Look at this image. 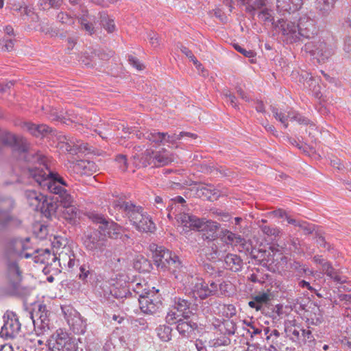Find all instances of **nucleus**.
<instances>
[{
	"label": "nucleus",
	"instance_id": "1",
	"mask_svg": "<svg viewBox=\"0 0 351 351\" xmlns=\"http://www.w3.org/2000/svg\"><path fill=\"white\" fill-rule=\"evenodd\" d=\"M38 166L28 165L23 170L24 176L32 178L43 189H47L51 193L59 195V202L66 197L71 196L64 186L67 184L58 173L50 171L45 165V160L42 156V160L36 161Z\"/></svg>",
	"mask_w": 351,
	"mask_h": 351
},
{
	"label": "nucleus",
	"instance_id": "2",
	"mask_svg": "<svg viewBox=\"0 0 351 351\" xmlns=\"http://www.w3.org/2000/svg\"><path fill=\"white\" fill-rule=\"evenodd\" d=\"M24 243L21 239L12 241L6 247L4 258L7 266V280L9 286L16 291L21 287L22 281V271L19 265L18 260L25 257L28 258L30 254L24 253Z\"/></svg>",
	"mask_w": 351,
	"mask_h": 351
},
{
	"label": "nucleus",
	"instance_id": "3",
	"mask_svg": "<svg viewBox=\"0 0 351 351\" xmlns=\"http://www.w3.org/2000/svg\"><path fill=\"white\" fill-rule=\"evenodd\" d=\"M116 209L121 210L129 219L131 224L139 232H153L156 230L155 223L143 208L132 202L116 200L113 202Z\"/></svg>",
	"mask_w": 351,
	"mask_h": 351
},
{
	"label": "nucleus",
	"instance_id": "4",
	"mask_svg": "<svg viewBox=\"0 0 351 351\" xmlns=\"http://www.w3.org/2000/svg\"><path fill=\"white\" fill-rule=\"evenodd\" d=\"M176 219L178 223L183 227V230L202 232L204 240L213 241L218 237L217 232L220 228V224L216 221L184 213L177 215Z\"/></svg>",
	"mask_w": 351,
	"mask_h": 351
},
{
	"label": "nucleus",
	"instance_id": "5",
	"mask_svg": "<svg viewBox=\"0 0 351 351\" xmlns=\"http://www.w3.org/2000/svg\"><path fill=\"white\" fill-rule=\"evenodd\" d=\"M0 141L3 145L13 147V154L19 160L34 163L42 160V155L29 149L27 140L6 131L0 130Z\"/></svg>",
	"mask_w": 351,
	"mask_h": 351
},
{
	"label": "nucleus",
	"instance_id": "6",
	"mask_svg": "<svg viewBox=\"0 0 351 351\" xmlns=\"http://www.w3.org/2000/svg\"><path fill=\"white\" fill-rule=\"evenodd\" d=\"M134 149L135 154L132 158L137 167H146L149 165L154 167H162L170 164L174 160L173 154L165 148L157 152L147 149L141 156L138 154L142 150L141 146H136Z\"/></svg>",
	"mask_w": 351,
	"mask_h": 351
},
{
	"label": "nucleus",
	"instance_id": "7",
	"mask_svg": "<svg viewBox=\"0 0 351 351\" xmlns=\"http://www.w3.org/2000/svg\"><path fill=\"white\" fill-rule=\"evenodd\" d=\"M154 250L153 258L155 265L161 269H168L176 278L183 281L182 274L185 267L182 265L178 257L162 246H156Z\"/></svg>",
	"mask_w": 351,
	"mask_h": 351
},
{
	"label": "nucleus",
	"instance_id": "8",
	"mask_svg": "<svg viewBox=\"0 0 351 351\" xmlns=\"http://www.w3.org/2000/svg\"><path fill=\"white\" fill-rule=\"evenodd\" d=\"M304 50L319 63L325 62L335 54L332 45L321 40L308 42L305 44Z\"/></svg>",
	"mask_w": 351,
	"mask_h": 351
},
{
	"label": "nucleus",
	"instance_id": "9",
	"mask_svg": "<svg viewBox=\"0 0 351 351\" xmlns=\"http://www.w3.org/2000/svg\"><path fill=\"white\" fill-rule=\"evenodd\" d=\"M86 216L93 223L99 224V229L110 238L117 239L121 233V227L115 222L95 212H88Z\"/></svg>",
	"mask_w": 351,
	"mask_h": 351
},
{
	"label": "nucleus",
	"instance_id": "10",
	"mask_svg": "<svg viewBox=\"0 0 351 351\" xmlns=\"http://www.w3.org/2000/svg\"><path fill=\"white\" fill-rule=\"evenodd\" d=\"M101 231L90 228L84 232L83 243L86 250L95 253L102 252L105 250L108 241Z\"/></svg>",
	"mask_w": 351,
	"mask_h": 351
},
{
	"label": "nucleus",
	"instance_id": "11",
	"mask_svg": "<svg viewBox=\"0 0 351 351\" xmlns=\"http://www.w3.org/2000/svg\"><path fill=\"white\" fill-rule=\"evenodd\" d=\"M14 207V202L11 198H7L0 202V231L21 225V221L10 214Z\"/></svg>",
	"mask_w": 351,
	"mask_h": 351
},
{
	"label": "nucleus",
	"instance_id": "12",
	"mask_svg": "<svg viewBox=\"0 0 351 351\" xmlns=\"http://www.w3.org/2000/svg\"><path fill=\"white\" fill-rule=\"evenodd\" d=\"M61 309L73 332L75 334H84L86 330V322L80 314L71 306H62Z\"/></svg>",
	"mask_w": 351,
	"mask_h": 351
},
{
	"label": "nucleus",
	"instance_id": "13",
	"mask_svg": "<svg viewBox=\"0 0 351 351\" xmlns=\"http://www.w3.org/2000/svg\"><path fill=\"white\" fill-rule=\"evenodd\" d=\"M274 28L280 30L287 43H295L301 37L299 27L293 22L280 19L275 24Z\"/></svg>",
	"mask_w": 351,
	"mask_h": 351
},
{
	"label": "nucleus",
	"instance_id": "14",
	"mask_svg": "<svg viewBox=\"0 0 351 351\" xmlns=\"http://www.w3.org/2000/svg\"><path fill=\"white\" fill-rule=\"evenodd\" d=\"M141 310L147 314H155L162 308V302L154 291L138 301Z\"/></svg>",
	"mask_w": 351,
	"mask_h": 351
},
{
	"label": "nucleus",
	"instance_id": "15",
	"mask_svg": "<svg viewBox=\"0 0 351 351\" xmlns=\"http://www.w3.org/2000/svg\"><path fill=\"white\" fill-rule=\"evenodd\" d=\"M63 210H62V217L71 224H75L77 218L80 217V211L74 204V199L72 196H66L60 200Z\"/></svg>",
	"mask_w": 351,
	"mask_h": 351
},
{
	"label": "nucleus",
	"instance_id": "16",
	"mask_svg": "<svg viewBox=\"0 0 351 351\" xmlns=\"http://www.w3.org/2000/svg\"><path fill=\"white\" fill-rule=\"evenodd\" d=\"M298 27L301 37L305 38H313L317 33L315 21L307 14H304L300 17Z\"/></svg>",
	"mask_w": 351,
	"mask_h": 351
},
{
	"label": "nucleus",
	"instance_id": "17",
	"mask_svg": "<svg viewBox=\"0 0 351 351\" xmlns=\"http://www.w3.org/2000/svg\"><path fill=\"white\" fill-rule=\"evenodd\" d=\"M271 110L275 119L283 124L284 127L286 128L288 127V119L291 121H295L300 124H308L309 122L307 119L295 112H289L286 115L284 113L279 112L276 108L272 106L271 107Z\"/></svg>",
	"mask_w": 351,
	"mask_h": 351
},
{
	"label": "nucleus",
	"instance_id": "18",
	"mask_svg": "<svg viewBox=\"0 0 351 351\" xmlns=\"http://www.w3.org/2000/svg\"><path fill=\"white\" fill-rule=\"evenodd\" d=\"M21 324L16 314L12 313L8 315V319L1 328V333L6 337L14 338L21 330Z\"/></svg>",
	"mask_w": 351,
	"mask_h": 351
},
{
	"label": "nucleus",
	"instance_id": "19",
	"mask_svg": "<svg viewBox=\"0 0 351 351\" xmlns=\"http://www.w3.org/2000/svg\"><path fill=\"white\" fill-rule=\"evenodd\" d=\"M191 282L190 285L191 293L193 298L204 300L210 296L208 291V285L202 278H195L191 276Z\"/></svg>",
	"mask_w": 351,
	"mask_h": 351
},
{
	"label": "nucleus",
	"instance_id": "20",
	"mask_svg": "<svg viewBox=\"0 0 351 351\" xmlns=\"http://www.w3.org/2000/svg\"><path fill=\"white\" fill-rule=\"evenodd\" d=\"M69 339L66 332L58 330L48 340V351H62Z\"/></svg>",
	"mask_w": 351,
	"mask_h": 351
},
{
	"label": "nucleus",
	"instance_id": "21",
	"mask_svg": "<svg viewBox=\"0 0 351 351\" xmlns=\"http://www.w3.org/2000/svg\"><path fill=\"white\" fill-rule=\"evenodd\" d=\"M49 311L45 306L40 305L38 310L31 313V319L34 327H40L43 329L49 328Z\"/></svg>",
	"mask_w": 351,
	"mask_h": 351
},
{
	"label": "nucleus",
	"instance_id": "22",
	"mask_svg": "<svg viewBox=\"0 0 351 351\" xmlns=\"http://www.w3.org/2000/svg\"><path fill=\"white\" fill-rule=\"evenodd\" d=\"M71 171L77 175L90 174L96 169L93 162L85 160H77L70 165Z\"/></svg>",
	"mask_w": 351,
	"mask_h": 351
},
{
	"label": "nucleus",
	"instance_id": "23",
	"mask_svg": "<svg viewBox=\"0 0 351 351\" xmlns=\"http://www.w3.org/2000/svg\"><path fill=\"white\" fill-rule=\"evenodd\" d=\"M104 351H130L124 337L112 335L104 346Z\"/></svg>",
	"mask_w": 351,
	"mask_h": 351
},
{
	"label": "nucleus",
	"instance_id": "24",
	"mask_svg": "<svg viewBox=\"0 0 351 351\" xmlns=\"http://www.w3.org/2000/svg\"><path fill=\"white\" fill-rule=\"evenodd\" d=\"M219 237L227 245H245V239L241 235L228 229H221Z\"/></svg>",
	"mask_w": 351,
	"mask_h": 351
},
{
	"label": "nucleus",
	"instance_id": "25",
	"mask_svg": "<svg viewBox=\"0 0 351 351\" xmlns=\"http://www.w3.org/2000/svg\"><path fill=\"white\" fill-rule=\"evenodd\" d=\"M172 306L182 315L184 319H187L193 314L192 304L187 300L180 297H176Z\"/></svg>",
	"mask_w": 351,
	"mask_h": 351
},
{
	"label": "nucleus",
	"instance_id": "26",
	"mask_svg": "<svg viewBox=\"0 0 351 351\" xmlns=\"http://www.w3.org/2000/svg\"><path fill=\"white\" fill-rule=\"evenodd\" d=\"M305 0H276V7L280 12L285 11L289 13L299 10Z\"/></svg>",
	"mask_w": 351,
	"mask_h": 351
},
{
	"label": "nucleus",
	"instance_id": "27",
	"mask_svg": "<svg viewBox=\"0 0 351 351\" xmlns=\"http://www.w3.org/2000/svg\"><path fill=\"white\" fill-rule=\"evenodd\" d=\"M58 256L55 253H51L47 249L40 250L36 252V254L34 256V262L46 265L47 266L52 265L57 261Z\"/></svg>",
	"mask_w": 351,
	"mask_h": 351
},
{
	"label": "nucleus",
	"instance_id": "28",
	"mask_svg": "<svg viewBox=\"0 0 351 351\" xmlns=\"http://www.w3.org/2000/svg\"><path fill=\"white\" fill-rule=\"evenodd\" d=\"M79 23L82 26V29H84L89 34H93L95 32V19L93 16L86 13H78L76 14Z\"/></svg>",
	"mask_w": 351,
	"mask_h": 351
},
{
	"label": "nucleus",
	"instance_id": "29",
	"mask_svg": "<svg viewBox=\"0 0 351 351\" xmlns=\"http://www.w3.org/2000/svg\"><path fill=\"white\" fill-rule=\"evenodd\" d=\"M25 196L29 205L35 210H38L45 197L40 192L34 190L25 191Z\"/></svg>",
	"mask_w": 351,
	"mask_h": 351
},
{
	"label": "nucleus",
	"instance_id": "30",
	"mask_svg": "<svg viewBox=\"0 0 351 351\" xmlns=\"http://www.w3.org/2000/svg\"><path fill=\"white\" fill-rule=\"evenodd\" d=\"M58 254L57 261H58V264L60 267L63 265L64 267L67 266L69 268H72L74 266L75 256L69 247L64 246Z\"/></svg>",
	"mask_w": 351,
	"mask_h": 351
},
{
	"label": "nucleus",
	"instance_id": "31",
	"mask_svg": "<svg viewBox=\"0 0 351 351\" xmlns=\"http://www.w3.org/2000/svg\"><path fill=\"white\" fill-rule=\"evenodd\" d=\"M23 128H25L31 134L36 137H42L51 132L49 127L47 125H36L32 123H25Z\"/></svg>",
	"mask_w": 351,
	"mask_h": 351
},
{
	"label": "nucleus",
	"instance_id": "32",
	"mask_svg": "<svg viewBox=\"0 0 351 351\" xmlns=\"http://www.w3.org/2000/svg\"><path fill=\"white\" fill-rule=\"evenodd\" d=\"M322 270L324 274L337 283L342 284L346 282V278L341 276L339 271L335 269L330 262L325 263Z\"/></svg>",
	"mask_w": 351,
	"mask_h": 351
},
{
	"label": "nucleus",
	"instance_id": "33",
	"mask_svg": "<svg viewBox=\"0 0 351 351\" xmlns=\"http://www.w3.org/2000/svg\"><path fill=\"white\" fill-rule=\"evenodd\" d=\"M128 288L129 291L132 289L136 295H138V300L141 299L143 297H145L148 295H150L154 290H151L147 285V284L145 282H132L131 283ZM129 293L130 292L129 291Z\"/></svg>",
	"mask_w": 351,
	"mask_h": 351
},
{
	"label": "nucleus",
	"instance_id": "34",
	"mask_svg": "<svg viewBox=\"0 0 351 351\" xmlns=\"http://www.w3.org/2000/svg\"><path fill=\"white\" fill-rule=\"evenodd\" d=\"M226 268L232 271H238L241 269L243 261L237 254H228L224 259Z\"/></svg>",
	"mask_w": 351,
	"mask_h": 351
},
{
	"label": "nucleus",
	"instance_id": "35",
	"mask_svg": "<svg viewBox=\"0 0 351 351\" xmlns=\"http://www.w3.org/2000/svg\"><path fill=\"white\" fill-rule=\"evenodd\" d=\"M57 208V203L45 196L37 211H40L45 217H49L56 213Z\"/></svg>",
	"mask_w": 351,
	"mask_h": 351
},
{
	"label": "nucleus",
	"instance_id": "36",
	"mask_svg": "<svg viewBox=\"0 0 351 351\" xmlns=\"http://www.w3.org/2000/svg\"><path fill=\"white\" fill-rule=\"evenodd\" d=\"M197 328L196 323L182 319L178 322L177 330L183 337H189Z\"/></svg>",
	"mask_w": 351,
	"mask_h": 351
},
{
	"label": "nucleus",
	"instance_id": "37",
	"mask_svg": "<svg viewBox=\"0 0 351 351\" xmlns=\"http://www.w3.org/2000/svg\"><path fill=\"white\" fill-rule=\"evenodd\" d=\"M274 14V10L271 8L266 7L258 12V18L265 23L272 24L274 27H275V24H276L277 22H275Z\"/></svg>",
	"mask_w": 351,
	"mask_h": 351
},
{
	"label": "nucleus",
	"instance_id": "38",
	"mask_svg": "<svg viewBox=\"0 0 351 351\" xmlns=\"http://www.w3.org/2000/svg\"><path fill=\"white\" fill-rule=\"evenodd\" d=\"M166 135L167 133L159 132H156V130H147L145 132V134H143V136L145 139L156 144L162 143L166 138Z\"/></svg>",
	"mask_w": 351,
	"mask_h": 351
},
{
	"label": "nucleus",
	"instance_id": "39",
	"mask_svg": "<svg viewBox=\"0 0 351 351\" xmlns=\"http://www.w3.org/2000/svg\"><path fill=\"white\" fill-rule=\"evenodd\" d=\"M197 195L200 197L211 199L212 195L217 193V189L212 185H202L197 189Z\"/></svg>",
	"mask_w": 351,
	"mask_h": 351
},
{
	"label": "nucleus",
	"instance_id": "40",
	"mask_svg": "<svg viewBox=\"0 0 351 351\" xmlns=\"http://www.w3.org/2000/svg\"><path fill=\"white\" fill-rule=\"evenodd\" d=\"M336 0H317V8L323 14H328L331 11L334 6Z\"/></svg>",
	"mask_w": 351,
	"mask_h": 351
},
{
	"label": "nucleus",
	"instance_id": "41",
	"mask_svg": "<svg viewBox=\"0 0 351 351\" xmlns=\"http://www.w3.org/2000/svg\"><path fill=\"white\" fill-rule=\"evenodd\" d=\"M71 143H73V154L77 153H86L90 151V147L88 146V143H84L80 140L72 138Z\"/></svg>",
	"mask_w": 351,
	"mask_h": 351
},
{
	"label": "nucleus",
	"instance_id": "42",
	"mask_svg": "<svg viewBox=\"0 0 351 351\" xmlns=\"http://www.w3.org/2000/svg\"><path fill=\"white\" fill-rule=\"evenodd\" d=\"M184 136H189V137L193 138L194 139L197 138V134H195L186 132H181L178 134H173L172 135H170L168 133H167L166 138L164 140V141H165L167 143H171V144H174Z\"/></svg>",
	"mask_w": 351,
	"mask_h": 351
},
{
	"label": "nucleus",
	"instance_id": "43",
	"mask_svg": "<svg viewBox=\"0 0 351 351\" xmlns=\"http://www.w3.org/2000/svg\"><path fill=\"white\" fill-rule=\"evenodd\" d=\"M183 318L182 314H180L172 305L169 308V311L166 315V321L169 324L178 323Z\"/></svg>",
	"mask_w": 351,
	"mask_h": 351
},
{
	"label": "nucleus",
	"instance_id": "44",
	"mask_svg": "<svg viewBox=\"0 0 351 351\" xmlns=\"http://www.w3.org/2000/svg\"><path fill=\"white\" fill-rule=\"evenodd\" d=\"M171 328L165 325L160 326L156 328L158 337L165 342L169 341L171 339Z\"/></svg>",
	"mask_w": 351,
	"mask_h": 351
},
{
	"label": "nucleus",
	"instance_id": "45",
	"mask_svg": "<svg viewBox=\"0 0 351 351\" xmlns=\"http://www.w3.org/2000/svg\"><path fill=\"white\" fill-rule=\"evenodd\" d=\"M110 293L114 298L121 299L126 298L129 293V289L126 286H121L120 287L113 286L110 289Z\"/></svg>",
	"mask_w": 351,
	"mask_h": 351
},
{
	"label": "nucleus",
	"instance_id": "46",
	"mask_svg": "<svg viewBox=\"0 0 351 351\" xmlns=\"http://www.w3.org/2000/svg\"><path fill=\"white\" fill-rule=\"evenodd\" d=\"M66 114L68 115L67 119L65 117H64L62 113L59 114V113L56 109L52 108L50 110L49 118L50 119H51L52 121H60L64 123H66V119L69 120L71 121H75V120L73 119L74 117L73 114H69L68 112H66Z\"/></svg>",
	"mask_w": 351,
	"mask_h": 351
},
{
	"label": "nucleus",
	"instance_id": "47",
	"mask_svg": "<svg viewBox=\"0 0 351 351\" xmlns=\"http://www.w3.org/2000/svg\"><path fill=\"white\" fill-rule=\"evenodd\" d=\"M59 141L58 147L60 149L73 154V146L71 143L72 138H68L66 136H60Z\"/></svg>",
	"mask_w": 351,
	"mask_h": 351
},
{
	"label": "nucleus",
	"instance_id": "48",
	"mask_svg": "<svg viewBox=\"0 0 351 351\" xmlns=\"http://www.w3.org/2000/svg\"><path fill=\"white\" fill-rule=\"evenodd\" d=\"M101 23L104 28L109 33L115 30V25L113 19H110L106 14L101 15Z\"/></svg>",
	"mask_w": 351,
	"mask_h": 351
},
{
	"label": "nucleus",
	"instance_id": "49",
	"mask_svg": "<svg viewBox=\"0 0 351 351\" xmlns=\"http://www.w3.org/2000/svg\"><path fill=\"white\" fill-rule=\"evenodd\" d=\"M93 276L94 272L93 270L89 269L88 266L84 265L80 267L79 278L82 280L84 282H88L92 279Z\"/></svg>",
	"mask_w": 351,
	"mask_h": 351
},
{
	"label": "nucleus",
	"instance_id": "50",
	"mask_svg": "<svg viewBox=\"0 0 351 351\" xmlns=\"http://www.w3.org/2000/svg\"><path fill=\"white\" fill-rule=\"evenodd\" d=\"M259 228H261L263 234L267 236L278 237L281 233L280 230L276 226H270L267 225L259 224Z\"/></svg>",
	"mask_w": 351,
	"mask_h": 351
},
{
	"label": "nucleus",
	"instance_id": "51",
	"mask_svg": "<svg viewBox=\"0 0 351 351\" xmlns=\"http://www.w3.org/2000/svg\"><path fill=\"white\" fill-rule=\"evenodd\" d=\"M57 20L62 24L71 25L74 23V19L66 12H60L57 16Z\"/></svg>",
	"mask_w": 351,
	"mask_h": 351
},
{
	"label": "nucleus",
	"instance_id": "52",
	"mask_svg": "<svg viewBox=\"0 0 351 351\" xmlns=\"http://www.w3.org/2000/svg\"><path fill=\"white\" fill-rule=\"evenodd\" d=\"M298 227L304 231L305 234H311L315 230V225L306 221H301L298 223Z\"/></svg>",
	"mask_w": 351,
	"mask_h": 351
},
{
	"label": "nucleus",
	"instance_id": "53",
	"mask_svg": "<svg viewBox=\"0 0 351 351\" xmlns=\"http://www.w3.org/2000/svg\"><path fill=\"white\" fill-rule=\"evenodd\" d=\"M270 294L265 292L259 293L254 297V299L256 300V302L260 305L261 308H262L264 304H267L270 300Z\"/></svg>",
	"mask_w": 351,
	"mask_h": 351
},
{
	"label": "nucleus",
	"instance_id": "54",
	"mask_svg": "<svg viewBox=\"0 0 351 351\" xmlns=\"http://www.w3.org/2000/svg\"><path fill=\"white\" fill-rule=\"evenodd\" d=\"M302 328L299 326H291L287 328V332L293 339H300L302 335Z\"/></svg>",
	"mask_w": 351,
	"mask_h": 351
},
{
	"label": "nucleus",
	"instance_id": "55",
	"mask_svg": "<svg viewBox=\"0 0 351 351\" xmlns=\"http://www.w3.org/2000/svg\"><path fill=\"white\" fill-rule=\"evenodd\" d=\"M14 40L9 39V40H0V49H1L3 51H10L12 50L14 43Z\"/></svg>",
	"mask_w": 351,
	"mask_h": 351
},
{
	"label": "nucleus",
	"instance_id": "56",
	"mask_svg": "<svg viewBox=\"0 0 351 351\" xmlns=\"http://www.w3.org/2000/svg\"><path fill=\"white\" fill-rule=\"evenodd\" d=\"M291 269L298 271L299 273H306L308 271L311 274H313V271H309L304 265H301L299 262L294 261L290 264Z\"/></svg>",
	"mask_w": 351,
	"mask_h": 351
},
{
	"label": "nucleus",
	"instance_id": "57",
	"mask_svg": "<svg viewBox=\"0 0 351 351\" xmlns=\"http://www.w3.org/2000/svg\"><path fill=\"white\" fill-rule=\"evenodd\" d=\"M116 162L119 165V167L122 171H125L128 168V162L125 155H119L115 159Z\"/></svg>",
	"mask_w": 351,
	"mask_h": 351
},
{
	"label": "nucleus",
	"instance_id": "58",
	"mask_svg": "<svg viewBox=\"0 0 351 351\" xmlns=\"http://www.w3.org/2000/svg\"><path fill=\"white\" fill-rule=\"evenodd\" d=\"M62 351H79L75 340L70 337Z\"/></svg>",
	"mask_w": 351,
	"mask_h": 351
},
{
	"label": "nucleus",
	"instance_id": "59",
	"mask_svg": "<svg viewBox=\"0 0 351 351\" xmlns=\"http://www.w3.org/2000/svg\"><path fill=\"white\" fill-rule=\"evenodd\" d=\"M134 326L137 329H139L141 330H146L148 328V324H147V322L143 318H139V319H135L134 321Z\"/></svg>",
	"mask_w": 351,
	"mask_h": 351
},
{
	"label": "nucleus",
	"instance_id": "60",
	"mask_svg": "<svg viewBox=\"0 0 351 351\" xmlns=\"http://www.w3.org/2000/svg\"><path fill=\"white\" fill-rule=\"evenodd\" d=\"M223 95L228 99L230 104L234 108H237V98L236 97L228 90L223 92Z\"/></svg>",
	"mask_w": 351,
	"mask_h": 351
},
{
	"label": "nucleus",
	"instance_id": "61",
	"mask_svg": "<svg viewBox=\"0 0 351 351\" xmlns=\"http://www.w3.org/2000/svg\"><path fill=\"white\" fill-rule=\"evenodd\" d=\"M339 299L346 306V308H351V294H340L339 295Z\"/></svg>",
	"mask_w": 351,
	"mask_h": 351
},
{
	"label": "nucleus",
	"instance_id": "62",
	"mask_svg": "<svg viewBox=\"0 0 351 351\" xmlns=\"http://www.w3.org/2000/svg\"><path fill=\"white\" fill-rule=\"evenodd\" d=\"M230 339L227 337H223L222 339H213L212 341V346L213 347H219L221 346H226L230 343Z\"/></svg>",
	"mask_w": 351,
	"mask_h": 351
},
{
	"label": "nucleus",
	"instance_id": "63",
	"mask_svg": "<svg viewBox=\"0 0 351 351\" xmlns=\"http://www.w3.org/2000/svg\"><path fill=\"white\" fill-rule=\"evenodd\" d=\"M128 60L131 65L135 67L137 70L141 71L143 69V65L140 62V61L133 56H129Z\"/></svg>",
	"mask_w": 351,
	"mask_h": 351
},
{
	"label": "nucleus",
	"instance_id": "64",
	"mask_svg": "<svg viewBox=\"0 0 351 351\" xmlns=\"http://www.w3.org/2000/svg\"><path fill=\"white\" fill-rule=\"evenodd\" d=\"M343 49L348 56L351 55V36L345 38Z\"/></svg>",
	"mask_w": 351,
	"mask_h": 351
}]
</instances>
